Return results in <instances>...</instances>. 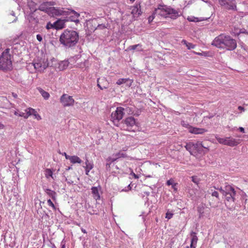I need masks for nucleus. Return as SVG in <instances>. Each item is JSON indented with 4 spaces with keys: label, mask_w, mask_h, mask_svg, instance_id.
Wrapping results in <instances>:
<instances>
[{
    "label": "nucleus",
    "mask_w": 248,
    "mask_h": 248,
    "mask_svg": "<svg viewBox=\"0 0 248 248\" xmlns=\"http://www.w3.org/2000/svg\"><path fill=\"white\" fill-rule=\"evenodd\" d=\"M212 45L220 49L232 51L236 48L237 42L230 36L222 33L214 39Z\"/></svg>",
    "instance_id": "nucleus-1"
},
{
    "label": "nucleus",
    "mask_w": 248,
    "mask_h": 248,
    "mask_svg": "<svg viewBox=\"0 0 248 248\" xmlns=\"http://www.w3.org/2000/svg\"><path fill=\"white\" fill-rule=\"evenodd\" d=\"M78 39V34L77 31L65 30L60 36V42L65 47H70L76 45Z\"/></svg>",
    "instance_id": "nucleus-2"
},
{
    "label": "nucleus",
    "mask_w": 248,
    "mask_h": 248,
    "mask_svg": "<svg viewBox=\"0 0 248 248\" xmlns=\"http://www.w3.org/2000/svg\"><path fill=\"white\" fill-rule=\"evenodd\" d=\"M154 14L156 16L171 19H176L179 16V13L177 10L167 5H159L154 10Z\"/></svg>",
    "instance_id": "nucleus-3"
},
{
    "label": "nucleus",
    "mask_w": 248,
    "mask_h": 248,
    "mask_svg": "<svg viewBox=\"0 0 248 248\" xmlns=\"http://www.w3.org/2000/svg\"><path fill=\"white\" fill-rule=\"evenodd\" d=\"M12 68V61L9 49H6L0 57V69L7 70Z\"/></svg>",
    "instance_id": "nucleus-4"
},
{
    "label": "nucleus",
    "mask_w": 248,
    "mask_h": 248,
    "mask_svg": "<svg viewBox=\"0 0 248 248\" xmlns=\"http://www.w3.org/2000/svg\"><path fill=\"white\" fill-rule=\"evenodd\" d=\"M124 108L122 107H117L116 110L112 112L111 115V120L114 125L118 126L119 121L122 119L124 115Z\"/></svg>",
    "instance_id": "nucleus-5"
},
{
    "label": "nucleus",
    "mask_w": 248,
    "mask_h": 248,
    "mask_svg": "<svg viewBox=\"0 0 248 248\" xmlns=\"http://www.w3.org/2000/svg\"><path fill=\"white\" fill-rule=\"evenodd\" d=\"M216 139L220 144L231 147L237 146L239 144V140L231 137L220 138L216 136Z\"/></svg>",
    "instance_id": "nucleus-6"
},
{
    "label": "nucleus",
    "mask_w": 248,
    "mask_h": 248,
    "mask_svg": "<svg viewBox=\"0 0 248 248\" xmlns=\"http://www.w3.org/2000/svg\"><path fill=\"white\" fill-rule=\"evenodd\" d=\"M64 8L61 7H49L47 14L52 17L66 15L67 13Z\"/></svg>",
    "instance_id": "nucleus-7"
},
{
    "label": "nucleus",
    "mask_w": 248,
    "mask_h": 248,
    "mask_svg": "<svg viewBox=\"0 0 248 248\" xmlns=\"http://www.w3.org/2000/svg\"><path fill=\"white\" fill-rule=\"evenodd\" d=\"M218 3L221 6L227 10H236V5L234 0H219Z\"/></svg>",
    "instance_id": "nucleus-8"
},
{
    "label": "nucleus",
    "mask_w": 248,
    "mask_h": 248,
    "mask_svg": "<svg viewBox=\"0 0 248 248\" xmlns=\"http://www.w3.org/2000/svg\"><path fill=\"white\" fill-rule=\"evenodd\" d=\"M60 102L64 107H70L74 105L75 100L72 96L67 94H63L60 98Z\"/></svg>",
    "instance_id": "nucleus-9"
},
{
    "label": "nucleus",
    "mask_w": 248,
    "mask_h": 248,
    "mask_svg": "<svg viewBox=\"0 0 248 248\" xmlns=\"http://www.w3.org/2000/svg\"><path fill=\"white\" fill-rule=\"evenodd\" d=\"M124 124L127 126L126 130L129 131H135L134 127L138 126V123L133 117H129L124 120Z\"/></svg>",
    "instance_id": "nucleus-10"
},
{
    "label": "nucleus",
    "mask_w": 248,
    "mask_h": 248,
    "mask_svg": "<svg viewBox=\"0 0 248 248\" xmlns=\"http://www.w3.org/2000/svg\"><path fill=\"white\" fill-rule=\"evenodd\" d=\"M34 69L40 72H43L48 66V63L44 61H39L38 62L32 63Z\"/></svg>",
    "instance_id": "nucleus-11"
},
{
    "label": "nucleus",
    "mask_w": 248,
    "mask_h": 248,
    "mask_svg": "<svg viewBox=\"0 0 248 248\" xmlns=\"http://www.w3.org/2000/svg\"><path fill=\"white\" fill-rule=\"evenodd\" d=\"M66 12L67 13L66 16H69L68 18L69 20L76 23L79 22L78 17L80 16L79 14L71 9H67Z\"/></svg>",
    "instance_id": "nucleus-12"
},
{
    "label": "nucleus",
    "mask_w": 248,
    "mask_h": 248,
    "mask_svg": "<svg viewBox=\"0 0 248 248\" xmlns=\"http://www.w3.org/2000/svg\"><path fill=\"white\" fill-rule=\"evenodd\" d=\"M97 86L102 90L108 88V82L105 78L97 79Z\"/></svg>",
    "instance_id": "nucleus-13"
},
{
    "label": "nucleus",
    "mask_w": 248,
    "mask_h": 248,
    "mask_svg": "<svg viewBox=\"0 0 248 248\" xmlns=\"http://www.w3.org/2000/svg\"><path fill=\"white\" fill-rule=\"evenodd\" d=\"M68 20L58 19L53 23L54 28L56 30H61L65 27V21Z\"/></svg>",
    "instance_id": "nucleus-14"
},
{
    "label": "nucleus",
    "mask_w": 248,
    "mask_h": 248,
    "mask_svg": "<svg viewBox=\"0 0 248 248\" xmlns=\"http://www.w3.org/2000/svg\"><path fill=\"white\" fill-rule=\"evenodd\" d=\"M190 236L191 239L190 248L189 247H187L186 248H196L197 241L198 240V237L196 235V233L194 232H191Z\"/></svg>",
    "instance_id": "nucleus-15"
},
{
    "label": "nucleus",
    "mask_w": 248,
    "mask_h": 248,
    "mask_svg": "<svg viewBox=\"0 0 248 248\" xmlns=\"http://www.w3.org/2000/svg\"><path fill=\"white\" fill-rule=\"evenodd\" d=\"M100 189L101 187L100 186H93L91 188L93 197V199L96 201L99 200L100 198V196L99 192Z\"/></svg>",
    "instance_id": "nucleus-16"
},
{
    "label": "nucleus",
    "mask_w": 248,
    "mask_h": 248,
    "mask_svg": "<svg viewBox=\"0 0 248 248\" xmlns=\"http://www.w3.org/2000/svg\"><path fill=\"white\" fill-rule=\"evenodd\" d=\"M207 130L204 128H200L191 126L189 127V132L194 134H202L206 132Z\"/></svg>",
    "instance_id": "nucleus-17"
},
{
    "label": "nucleus",
    "mask_w": 248,
    "mask_h": 248,
    "mask_svg": "<svg viewBox=\"0 0 248 248\" xmlns=\"http://www.w3.org/2000/svg\"><path fill=\"white\" fill-rule=\"evenodd\" d=\"M131 14L133 15V16H135L136 15L139 16L141 14V12L140 10V4H137L136 5L131 6Z\"/></svg>",
    "instance_id": "nucleus-18"
},
{
    "label": "nucleus",
    "mask_w": 248,
    "mask_h": 248,
    "mask_svg": "<svg viewBox=\"0 0 248 248\" xmlns=\"http://www.w3.org/2000/svg\"><path fill=\"white\" fill-rule=\"evenodd\" d=\"M53 2H44L43 3L41 4L39 7V9L42 11L45 12L47 14V11L49 9V7L51 5H53Z\"/></svg>",
    "instance_id": "nucleus-19"
},
{
    "label": "nucleus",
    "mask_w": 248,
    "mask_h": 248,
    "mask_svg": "<svg viewBox=\"0 0 248 248\" xmlns=\"http://www.w3.org/2000/svg\"><path fill=\"white\" fill-rule=\"evenodd\" d=\"M127 82H129V83L127 84V86L128 87H130L133 82V80L130 79L129 78H119L116 82V84L120 85L122 84L125 83Z\"/></svg>",
    "instance_id": "nucleus-20"
},
{
    "label": "nucleus",
    "mask_w": 248,
    "mask_h": 248,
    "mask_svg": "<svg viewBox=\"0 0 248 248\" xmlns=\"http://www.w3.org/2000/svg\"><path fill=\"white\" fill-rule=\"evenodd\" d=\"M225 195L227 196L228 194L235 195V191L234 188L231 186H226L224 188Z\"/></svg>",
    "instance_id": "nucleus-21"
},
{
    "label": "nucleus",
    "mask_w": 248,
    "mask_h": 248,
    "mask_svg": "<svg viewBox=\"0 0 248 248\" xmlns=\"http://www.w3.org/2000/svg\"><path fill=\"white\" fill-rule=\"evenodd\" d=\"M69 65V62L67 61H61L58 63V68L60 71L65 70L68 67Z\"/></svg>",
    "instance_id": "nucleus-22"
},
{
    "label": "nucleus",
    "mask_w": 248,
    "mask_h": 248,
    "mask_svg": "<svg viewBox=\"0 0 248 248\" xmlns=\"http://www.w3.org/2000/svg\"><path fill=\"white\" fill-rule=\"evenodd\" d=\"M93 163L90 162L86 159L85 162V166L84 167L86 171V174L88 175L90 171L93 168Z\"/></svg>",
    "instance_id": "nucleus-23"
},
{
    "label": "nucleus",
    "mask_w": 248,
    "mask_h": 248,
    "mask_svg": "<svg viewBox=\"0 0 248 248\" xmlns=\"http://www.w3.org/2000/svg\"><path fill=\"white\" fill-rule=\"evenodd\" d=\"M69 160L70 163L72 164L78 163L80 164L82 162V160L77 155H71L69 157Z\"/></svg>",
    "instance_id": "nucleus-24"
},
{
    "label": "nucleus",
    "mask_w": 248,
    "mask_h": 248,
    "mask_svg": "<svg viewBox=\"0 0 248 248\" xmlns=\"http://www.w3.org/2000/svg\"><path fill=\"white\" fill-rule=\"evenodd\" d=\"M37 89L45 99L46 100L49 98L50 95L48 92L44 91L40 87H38Z\"/></svg>",
    "instance_id": "nucleus-25"
},
{
    "label": "nucleus",
    "mask_w": 248,
    "mask_h": 248,
    "mask_svg": "<svg viewBox=\"0 0 248 248\" xmlns=\"http://www.w3.org/2000/svg\"><path fill=\"white\" fill-rule=\"evenodd\" d=\"M215 187H210L208 190L207 192L211 194L213 197H215L217 198H219V194L217 191L215 190Z\"/></svg>",
    "instance_id": "nucleus-26"
},
{
    "label": "nucleus",
    "mask_w": 248,
    "mask_h": 248,
    "mask_svg": "<svg viewBox=\"0 0 248 248\" xmlns=\"http://www.w3.org/2000/svg\"><path fill=\"white\" fill-rule=\"evenodd\" d=\"M29 112L30 113V116L31 115H34L35 118L37 119L38 120L41 119V117L39 114L37 113V111L34 109L30 108Z\"/></svg>",
    "instance_id": "nucleus-27"
},
{
    "label": "nucleus",
    "mask_w": 248,
    "mask_h": 248,
    "mask_svg": "<svg viewBox=\"0 0 248 248\" xmlns=\"http://www.w3.org/2000/svg\"><path fill=\"white\" fill-rule=\"evenodd\" d=\"M53 174V171L50 169H46L45 170V177L47 179H49V177H51L53 179H54Z\"/></svg>",
    "instance_id": "nucleus-28"
},
{
    "label": "nucleus",
    "mask_w": 248,
    "mask_h": 248,
    "mask_svg": "<svg viewBox=\"0 0 248 248\" xmlns=\"http://www.w3.org/2000/svg\"><path fill=\"white\" fill-rule=\"evenodd\" d=\"M45 191L49 197H50L53 200H55L56 193L54 191L49 189H46Z\"/></svg>",
    "instance_id": "nucleus-29"
},
{
    "label": "nucleus",
    "mask_w": 248,
    "mask_h": 248,
    "mask_svg": "<svg viewBox=\"0 0 248 248\" xmlns=\"http://www.w3.org/2000/svg\"><path fill=\"white\" fill-rule=\"evenodd\" d=\"M114 155V156H116L117 159H119L120 158H126L127 157V155L122 151H119L118 153H116Z\"/></svg>",
    "instance_id": "nucleus-30"
},
{
    "label": "nucleus",
    "mask_w": 248,
    "mask_h": 248,
    "mask_svg": "<svg viewBox=\"0 0 248 248\" xmlns=\"http://www.w3.org/2000/svg\"><path fill=\"white\" fill-rule=\"evenodd\" d=\"M181 42L183 44L186 45L188 49L194 48L195 47V45L191 43L187 42L186 40H183Z\"/></svg>",
    "instance_id": "nucleus-31"
},
{
    "label": "nucleus",
    "mask_w": 248,
    "mask_h": 248,
    "mask_svg": "<svg viewBox=\"0 0 248 248\" xmlns=\"http://www.w3.org/2000/svg\"><path fill=\"white\" fill-rule=\"evenodd\" d=\"M29 109H30V108H27L25 110L26 111L25 112H20L19 114V116L20 117H23L25 119L28 118L30 116Z\"/></svg>",
    "instance_id": "nucleus-32"
},
{
    "label": "nucleus",
    "mask_w": 248,
    "mask_h": 248,
    "mask_svg": "<svg viewBox=\"0 0 248 248\" xmlns=\"http://www.w3.org/2000/svg\"><path fill=\"white\" fill-rule=\"evenodd\" d=\"M141 45L140 44H137L135 45L130 46L128 47V49L129 50H135L137 47H140V48L141 47ZM140 51H141L142 49L140 48L139 49Z\"/></svg>",
    "instance_id": "nucleus-33"
},
{
    "label": "nucleus",
    "mask_w": 248,
    "mask_h": 248,
    "mask_svg": "<svg viewBox=\"0 0 248 248\" xmlns=\"http://www.w3.org/2000/svg\"><path fill=\"white\" fill-rule=\"evenodd\" d=\"M204 207H198L197 209L198 212L199 213V217L201 218L203 217L204 214Z\"/></svg>",
    "instance_id": "nucleus-34"
},
{
    "label": "nucleus",
    "mask_w": 248,
    "mask_h": 248,
    "mask_svg": "<svg viewBox=\"0 0 248 248\" xmlns=\"http://www.w3.org/2000/svg\"><path fill=\"white\" fill-rule=\"evenodd\" d=\"M235 195H232V194H228L227 195V196H225L226 197V199L228 201H231L232 200V201H234V196Z\"/></svg>",
    "instance_id": "nucleus-35"
},
{
    "label": "nucleus",
    "mask_w": 248,
    "mask_h": 248,
    "mask_svg": "<svg viewBox=\"0 0 248 248\" xmlns=\"http://www.w3.org/2000/svg\"><path fill=\"white\" fill-rule=\"evenodd\" d=\"M155 16H156V14H154V11L152 15L148 17V22L149 23H150L151 22H152L153 21V20L155 18Z\"/></svg>",
    "instance_id": "nucleus-36"
},
{
    "label": "nucleus",
    "mask_w": 248,
    "mask_h": 248,
    "mask_svg": "<svg viewBox=\"0 0 248 248\" xmlns=\"http://www.w3.org/2000/svg\"><path fill=\"white\" fill-rule=\"evenodd\" d=\"M116 156H114V155H113V157H109L107 159V161L110 163L113 162L117 160Z\"/></svg>",
    "instance_id": "nucleus-37"
},
{
    "label": "nucleus",
    "mask_w": 248,
    "mask_h": 248,
    "mask_svg": "<svg viewBox=\"0 0 248 248\" xmlns=\"http://www.w3.org/2000/svg\"><path fill=\"white\" fill-rule=\"evenodd\" d=\"M47 202L48 205L49 206L52 207V208L53 209L55 210L56 209L55 205L54 204V203L52 202L51 201L50 199L48 200L47 201Z\"/></svg>",
    "instance_id": "nucleus-38"
},
{
    "label": "nucleus",
    "mask_w": 248,
    "mask_h": 248,
    "mask_svg": "<svg viewBox=\"0 0 248 248\" xmlns=\"http://www.w3.org/2000/svg\"><path fill=\"white\" fill-rule=\"evenodd\" d=\"M181 124L183 127L187 128L188 129V130H189V127H190L191 126L190 125L186 123L185 121H183L181 122Z\"/></svg>",
    "instance_id": "nucleus-39"
},
{
    "label": "nucleus",
    "mask_w": 248,
    "mask_h": 248,
    "mask_svg": "<svg viewBox=\"0 0 248 248\" xmlns=\"http://www.w3.org/2000/svg\"><path fill=\"white\" fill-rule=\"evenodd\" d=\"M131 183H130L128 186L125 187L124 189H122V191H125V192H127V191H128L129 190H130L131 189Z\"/></svg>",
    "instance_id": "nucleus-40"
},
{
    "label": "nucleus",
    "mask_w": 248,
    "mask_h": 248,
    "mask_svg": "<svg viewBox=\"0 0 248 248\" xmlns=\"http://www.w3.org/2000/svg\"><path fill=\"white\" fill-rule=\"evenodd\" d=\"M191 144H187L186 146H185V148H186V149L191 154H192L191 152Z\"/></svg>",
    "instance_id": "nucleus-41"
},
{
    "label": "nucleus",
    "mask_w": 248,
    "mask_h": 248,
    "mask_svg": "<svg viewBox=\"0 0 248 248\" xmlns=\"http://www.w3.org/2000/svg\"><path fill=\"white\" fill-rule=\"evenodd\" d=\"M173 216V214L167 212L166 214V218L170 219Z\"/></svg>",
    "instance_id": "nucleus-42"
},
{
    "label": "nucleus",
    "mask_w": 248,
    "mask_h": 248,
    "mask_svg": "<svg viewBox=\"0 0 248 248\" xmlns=\"http://www.w3.org/2000/svg\"><path fill=\"white\" fill-rule=\"evenodd\" d=\"M174 183L173 180L172 179H170L167 181V185L168 186L172 185Z\"/></svg>",
    "instance_id": "nucleus-43"
},
{
    "label": "nucleus",
    "mask_w": 248,
    "mask_h": 248,
    "mask_svg": "<svg viewBox=\"0 0 248 248\" xmlns=\"http://www.w3.org/2000/svg\"><path fill=\"white\" fill-rule=\"evenodd\" d=\"M130 175L133 176V177L135 179H138L139 177V176L137 174H136L133 171V170H132L131 171V172H130Z\"/></svg>",
    "instance_id": "nucleus-44"
},
{
    "label": "nucleus",
    "mask_w": 248,
    "mask_h": 248,
    "mask_svg": "<svg viewBox=\"0 0 248 248\" xmlns=\"http://www.w3.org/2000/svg\"><path fill=\"white\" fill-rule=\"evenodd\" d=\"M46 28L47 29H51V28H54L53 24H51L50 23H48L47 24Z\"/></svg>",
    "instance_id": "nucleus-45"
},
{
    "label": "nucleus",
    "mask_w": 248,
    "mask_h": 248,
    "mask_svg": "<svg viewBox=\"0 0 248 248\" xmlns=\"http://www.w3.org/2000/svg\"><path fill=\"white\" fill-rule=\"evenodd\" d=\"M36 38H37V40L39 42H41L43 39L42 37L40 34H37L36 35Z\"/></svg>",
    "instance_id": "nucleus-46"
},
{
    "label": "nucleus",
    "mask_w": 248,
    "mask_h": 248,
    "mask_svg": "<svg viewBox=\"0 0 248 248\" xmlns=\"http://www.w3.org/2000/svg\"><path fill=\"white\" fill-rule=\"evenodd\" d=\"M177 185V183H174L172 185V188L174 189V191L177 190V188L176 187Z\"/></svg>",
    "instance_id": "nucleus-47"
},
{
    "label": "nucleus",
    "mask_w": 248,
    "mask_h": 248,
    "mask_svg": "<svg viewBox=\"0 0 248 248\" xmlns=\"http://www.w3.org/2000/svg\"><path fill=\"white\" fill-rule=\"evenodd\" d=\"M33 15H34V14L32 13L29 16V20L30 22H31L32 21V18L33 17Z\"/></svg>",
    "instance_id": "nucleus-48"
},
{
    "label": "nucleus",
    "mask_w": 248,
    "mask_h": 248,
    "mask_svg": "<svg viewBox=\"0 0 248 248\" xmlns=\"http://www.w3.org/2000/svg\"><path fill=\"white\" fill-rule=\"evenodd\" d=\"M63 155H64L65 156V158H66V159H68V160H69V157H70V156H71V155H67V154H66V153H64L63 154Z\"/></svg>",
    "instance_id": "nucleus-49"
},
{
    "label": "nucleus",
    "mask_w": 248,
    "mask_h": 248,
    "mask_svg": "<svg viewBox=\"0 0 248 248\" xmlns=\"http://www.w3.org/2000/svg\"><path fill=\"white\" fill-rule=\"evenodd\" d=\"M238 130L242 133H245V129L242 127H239Z\"/></svg>",
    "instance_id": "nucleus-50"
},
{
    "label": "nucleus",
    "mask_w": 248,
    "mask_h": 248,
    "mask_svg": "<svg viewBox=\"0 0 248 248\" xmlns=\"http://www.w3.org/2000/svg\"><path fill=\"white\" fill-rule=\"evenodd\" d=\"M219 190L220 191V192L223 195H225V191L224 189H222V188H219Z\"/></svg>",
    "instance_id": "nucleus-51"
},
{
    "label": "nucleus",
    "mask_w": 248,
    "mask_h": 248,
    "mask_svg": "<svg viewBox=\"0 0 248 248\" xmlns=\"http://www.w3.org/2000/svg\"><path fill=\"white\" fill-rule=\"evenodd\" d=\"M191 178H192V181L194 183H196V184H197V183H198V182H197V181H196V180H195V176H192Z\"/></svg>",
    "instance_id": "nucleus-52"
},
{
    "label": "nucleus",
    "mask_w": 248,
    "mask_h": 248,
    "mask_svg": "<svg viewBox=\"0 0 248 248\" xmlns=\"http://www.w3.org/2000/svg\"><path fill=\"white\" fill-rule=\"evenodd\" d=\"M115 168L118 170V171H117L118 173H122L123 172L122 171H121L120 169L117 166H115Z\"/></svg>",
    "instance_id": "nucleus-53"
},
{
    "label": "nucleus",
    "mask_w": 248,
    "mask_h": 248,
    "mask_svg": "<svg viewBox=\"0 0 248 248\" xmlns=\"http://www.w3.org/2000/svg\"><path fill=\"white\" fill-rule=\"evenodd\" d=\"M12 96L15 98H16L17 97V95L16 93H12Z\"/></svg>",
    "instance_id": "nucleus-54"
},
{
    "label": "nucleus",
    "mask_w": 248,
    "mask_h": 248,
    "mask_svg": "<svg viewBox=\"0 0 248 248\" xmlns=\"http://www.w3.org/2000/svg\"><path fill=\"white\" fill-rule=\"evenodd\" d=\"M187 19H188V21H195V20H194V19H193V17H188L187 18Z\"/></svg>",
    "instance_id": "nucleus-55"
},
{
    "label": "nucleus",
    "mask_w": 248,
    "mask_h": 248,
    "mask_svg": "<svg viewBox=\"0 0 248 248\" xmlns=\"http://www.w3.org/2000/svg\"><path fill=\"white\" fill-rule=\"evenodd\" d=\"M193 53H194V54H196L198 55H200V56H202V55H203L202 53H200V52H195V51H194V52H193Z\"/></svg>",
    "instance_id": "nucleus-56"
},
{
    "label": "nucleus",
    "mask_w": 248,
    "mask_h": 248,
    "mask_svg": "<svg viewBox=\"0 0 248 248\" xmlns=\"http://www.w3.org/2000/svg\"><path fill=\"white\" fill-rule=\"evenodd\" d=\"M238 109L240 110H244V108L243 107H241V106H239L238 107Z\"/></svg>",
    "instance_id": "nucleus-57"
},
{
    "label": "nucleus",
    "mask_w": 248,
    "mask_h": 248,
    "mask_svg": "<svg viewBox=\"0 0 248 248\" xmlns=\"http://www.w3.org/2000/svg\"><path fill=\"white\" fill-rule=\"evenodd\" d=\"M81 231L84 233H87L85 229H83V228L81 229Z\"/></svg>",
    "instance_id": "nucleus-58"
},
{
    "label": "nucleus",
    "mask_w": 248,
    "mask_h": 248,
    "mask_svg": "<svg viewBox=\"0 0 248 248\" xmlns=\"http://www.w3.org/2000/svg\"><path fill=\"white\" fill-rule=\"evenodd\" d=\"M4 128V125L0 123V129H2Z\"/></svg>",
    "instance_id": "nucleus-59"
},
{
    "label": "nucleus",
    "mask_w": 248,
    "mask_h": 248,
    "mask_svg": "<svg viewBox=\"0 0 248 248\" xmlns=\"http://www.w3.org/2000/svg\"><path fill=\"white\" fill-rule=\"evenodd\" d=\"M19 113H18L17 111H15V114L16 115H18V116H19Z\"/></svg>",
    "instance_id": "nucleus-60"
},
{
    "label": "nucleus",
    "mask_w": 248,
    "mask_h": 248,
    "mask_svg": "<svg viewBox=\"0 0 248 248\" xmlns=\"http://www.w3.org/2000/svg\"><path fill=\"white\" fill-rule=\"evenodd\" d=\"M62 248H65V245L64 244L62 245Z\"/></svg>",
    "instance_id": "nucleus-61"
},
{
    "label": "nucleus",
    "mask_w": 248,
    "mask_h": 248,
    "mask_svg": "<svg viewBox=\"0 0 248 248\" xmlns=\"http://www.w3.org/2000/svg\"><path fill=\"white\" fill-rule=\"evenodd\" d=\"M135 0H130L131 3H133Z\"/></svg>",
    "instance_id": "nucleus-62"
},
{
    "label": "nucleus",
    "mask_w": 248,
    "mask_h": 248,
    "mask_svg": "<svg viewBox=\"0 0 248 248\" xmlns=\"http://www.w3.org/2000/svg\"><path fill=\"white\" fill-rule=\"evenodd\" d=\"M108 166V167H110V164H109L107 163V166Z\"/></svg>",
    "instance_id": "nucleus-63"
},
{
    "label": "nucleus",
    "mask_w": 248,
    "mask_h": 248,
    "mask_svg": "<svg viewBox=\"0 0 248 248\" xmlns=\"http://www.w3.org/2000/svg\"><path fill=\"white\" fill-rule=\"evenodd\" d=\"M32 10H33V11H34V12H35V11L36 10V8H35V9H33Z\"/></svg>",
    "instance_id": "nucleus-64"
}]
</instances>
